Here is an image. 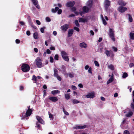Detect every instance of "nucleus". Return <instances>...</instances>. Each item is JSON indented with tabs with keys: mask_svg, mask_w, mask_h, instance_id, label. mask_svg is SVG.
Returning <instances> with one entry per match:
<instances>
[{
	"mask_svg": "<svg viewBox=\"0 0 134 134\" xmlns=\"http://www.w3.org/2000/svg\"><path fill=\"white\" fill-rule=\"evenodd\" d=\"M75 3L74 1L68 2L66 4V6L68 7H72L74 5Z\"/></svg>",
	"mask_w": 134,
	"mask_h": 134,
	"instance_id": "nucleus-12",
	"label": "nucleus"
},
{
	"mask_svg": "<svg viewBox=\"0 0 134 134\" xmlns=\"http://www.w3.org/2000/svg\"><path fill=\"white\" fill-rule=\"evenodd\" d=\"M133 114V113L131 111L128 113L126 115V116L127 117H130Z\"/></svg>",
	"mask_w": 134,
	"mask_h": 134,
	"instance_id": "nucleus-28",
	"label": "nucleus"
},
{
	"mask_svg": "<svg viewBox=\"0 0 134 134\" xmlns=\"http://www.w3.org/2000/svg\"><path fill=\"white\" fill-rule=\"evenodd\" d=\"M88 20L87 19H84L82 18H80L79 19V22H82L83 23L87 22Z\"/></svg>",
	"mask_w": 134,
	"mask_h": 134,
	"instance_id": "nucleus-20",
	"label": "nucleus"
},
{
	"mask_svg": "<svg viewBox=\"0 0 134 134\" xmlns=\"http://www.w3.org/2000/svg\"><path fill=\"white\" fill-rule=\"evenodd\" d=\"M41 61V60L40 58L39 57H37L35 60L36 65L38 68H41L43 66Z\"/></svg>",
	"mask_w": 134,
	"mask_h": 134,
	"instance_id": "nucleus-4",
	"label": "nucleus"
},
{
	"mask_svg": "<svg viewBox=\"0 0 134 134\" xmlns=\"http://www.w3.org/2000/svg\"><path fill=\"white\" fill-rule=\"evenodd\" d=\"M50 49L51 50H55V48L54 47L51 46L50 48Z\"/></svg>",
	"mask_w": 134,
	"mask_h": 134,
	"instance_id": "nucleus-61",
	"label": "nucleus"
},
{
	"mask_svg": "<svg viewBox=\"0 0 134 134\" xmlns=\"http://www.w3.org/2000/svg\"><path fill=\"white\" fill-rule=\"evenodd\" d=\"M87 127V126L86 125H76L75 127H74V129H84Z\"/></svg>",
	"mask_w": 134,
	"mask_h": 134,
	"instance_id": "nucleus-11",
	"label": "nucleus"
},
{
	"mask_svg": "<svg viewBox=\"0 0 134 134\" xmlns=\"http://www.w3.org/2000/svg\"><path fill=\"white\" fill-rule=\"evenodd\" d=\"M56 77H57V79H58V80L60 81L61 80H62L61 78L58 75V76H56Z\"/></svg>",
	"mask_w": 134,
	"mask_h": 134,
	"instance_id": "nucleus-53",
	"label": "nucleus"
},
{
	"mask_svg": "<svg viewBox=\"0 0 134 134\" xmlns=\"http://www.w3.org/2000/svg\"><path fill=\"white\" fill-rule=\"evenodd\" d=\"M72 102L74 104H77L79 103L80 102V101H79L76 99H73L72 100Z\"/></svg>",
	"mask_w": 134,
	"mask_h": 134,
	"instance_id": "nucleus-29",
	"label": "nucleus"
},
{
	"mask_svg": "<svg viewBox=\"0 0 134 134\" xmlns=\"http://www.w3.org/2000/svg\"><path fill=\"white\" fill-rule=\"evenodd\" d=\"M89 9V8H88L85 6L83 7L82 8V10H83V12L85 13H87L88 12Z\"/></svg>",
	"mask_w": 134,
	"mask_h": 134,
	"instance_id": "nucleus-17",
	"label": "nucleus"
},
{
	"mask_svg": "<svg viewBox=\"0 0 134 134\" xmlns=\"http://www.w3.org/2000/svg\"><path fill=\"white\" fill-rule=\"evenodd\" d=\"M118 9L120 12L123 13L126 10H127V8L126 7L120 6L118 8Z\"/></svg>",
	"mask_w": 134,
	"mask_h": 134,
	"instance_id": "nucleus-10",
	"label": "nucleus"
},
{
	"mask_svg": "<svg viewBox=\"0 0 134 134\" xmlns=\"http://www.w3.org/2000/svg\"><path fill=\"white\" fill-rule=\"evenodd\" d=\"M26 34L28 36H29L30 35V31H26Z\"/></svg>",
	"mask_w": 134,
	"mask_h": 134,
	"instance_id": "nucleus-64",
	"label": "nucleus"
},
{
	"mask_svg": "<svg viewBox=\"0 0 134 134\" xmlns=\"http://www.w3.org/2000/svg\"><path fill=\"white\" fill-rule=\"evenodd\" d=\"M59 8L58 7H56L55 9H52L51 11L52 13H55L58 11V14H60L62 12V10L61 9H59Z\"/></svg>",
	"mask_w": 134,
	"mask_h": 134,
	"instance_id": "nucleus-8",
	"label": "nucleus"
},
{
	"mask_svg": "<svg viewBox=\"0 0 134 134\" xmlns=\"http://www.w3.org/2000/svg\"><path fill=\"white\" fill-rule=\"evenodd\" d=\"M75 24L77 27H79L80 25L78 23V21L77 20H76L75 21Z\"/></svg>",
	"mask_w": 134,
	"mask_h": 134,
	"instance_id": "nucleus-38",
	"label": "nucleus"
},
{
	"mask_svg": "<svg viewBox=\"0 0 134 134\" xmlns=\"http://www.w3.org/2000/svg\"><path fill=\"white\" fill-rule=\"evenodd\" d=\"M59 56L57 54L55 55L54 57V59L55 60H58Z\"/></svg>",
	"mask_w": 134,
	"mask_h": 134,
	"instance_id": "nucleus-45",
	"label": "nucleus"
},
{
	"mask_svg": "<svg viewBox=\"0 0 134 134\" xmlns=\"http://www.w3.org/2000/svg\"><path fill=\"white\" fill-rule=\"evenodd\" d=\"M119 5H121V6H125L126 5V3H125L124 1H119L118 2Z\"/></svg>",
	"mask_w": 134,
	"mask_h": 134,
	"instance_id": "nucleus-21",
	"label": "nucleus"
},
{
	"mask_svg": "<svg viewBox=\"0 0 134 134\" xmlns=\"http://www.w3.org/2000/svg\"><path fill=\"white\" fill-rule=\"evenodd\" d=\"M65 97L66 99L68 100L70 98V97L69 94L67 93L65 94Z\"/></svg>",
	"mask_w": 134,
	"mask_h": 134,
	"instance_id": "nucleus-34",
	"label": "nucleus"
},
{
	"mask_svg": "<svg viewBox=\"0 0 134 134\" xmlns=\"http://www.w3.org/2000/svg\"><path fill=\"white\" fill-rule=\"evenodd\" d=\"M71 87L73 90H76L77 89L76 87L75 86L72 85Z\"/></svg>",
	"mask_w": 134,
	"mask_h": 134,
	"instance_id": "nucleus-56",
	"label": "nucleus"
},
{
	"mask_svg": "<svg viewBox=\"0 0 134 134\" xmlns=\"http://www.w3.org/2000/svg\"><path fill=\"white\" fill-rule=\"evenodd\" d=\"M24 87L22 86H21L20 87V90H24Z\"/></svg>",
	"mask_w": 134,
	"mask_h": 134,
	"instance_id": "nucleus-59",
	"label": "nucleus"
},
{
	"mask_svg": "<svg viewBox=\"0 0 134 134\" xmlns=\"http://www.w3.org/2000/svg\"><path fill=\"white\" fill-rule=\"evenodd\" d=\"M128 75L127 74L126 72H124L123 74L122 77L123 78H125L127 77Z\"/></svg>",
	"mask_w": 134,
	"mask_h": 134,
	"instance_id": "nucleus-36",
	"label": "nucleus"
},
{
	"mask_svg": "<svg viewBox=\"0 0 134 134\" xmlns=\"http://www.w3.org/2000/svg\"><path fill=\"white\" fill-rule=\"evenodd\" d=\"M113 48L114 49V51L115 52H117L118 50V49L117 48L115 47H113Z\"/></svg>",
	"mask_w": 134,
	"mask_h": 134,
	"instance_id": "nucleus-62",
	"label": "nucleus"
},
{
	"mask_svg": "<svg viewBox=\"0 0 134 134\" xmlns=\"http://www.w3.org/2000/svg\"><path fill=\"white\" fill-rule=\"evenodd\" d=\"M32 2L33 4L36 7L38 8L39 9L40 7L38 5V1L37 0H32Z\"/></svg>",
	"mask_w": 134,
	"mask_h": 134,
	"instance_id": "nucleus-14",
	"label": "nucleus"
},
{
	"mask_svg": "<svg viewBox=\"0 0 134 134\" xmlns=\"http://www.w3.org/2000/svg\"><path fill=\"white\" fill-rule=\"evenodd\" d=\"M134 65V64L133 63H131L129 64V67L132 68Z\"/></svg>",
	"mask_w": 134,
	"mask_h": 134,
	"instance_id": "nucleus-58",
	"label": "nucleus"
},
{
	"mask_svg": "<svg viewBox=\"0 0 134 134\" xmlns=\"http://www.w3.org/2000/svg\"><path fill=\"white\" fill-rule=\"evenodd\" d=\"M46 20L47 22H49L51 21V19L50 18L48 17H46Z\"/></svg>",
	"mask_w": 134,
	"mask_h": 134,
	"instance_id": "nucleus-43",
	"label": "nucleus"
},
{
	"mask_svg": "<svg viewBox=\"0 0 134 134\" xmlns=\"http://www.w3.org/2000/svg\"><path fill=\"white\" fill-rule=\"evenodd\" d=\"M71 10L73 12H75L76 9V8L75 7H72L71 8Z\"/></svg>",
	"mask_w": 134,
	"mask_h": 134,
	"instance_id": "nucleus-44",
	"label": "nucleus"
},
{
	"mask_svg": "<svg viewBox=\"0 0 134 134\" xmlns=\"http://www.w3.org/2000/svg\"><path fill=\"white\" fill-rule=\"evenodd\" d=\"M27 19L28 21V22L30 24L32 22V20L31 19L30 16L29 15H27Z\"/></svg>",
	"mask_w": 134,
	"mask_h": 134,
	"instance_id": "nucleus-30",
	"label": "nucleus"
},
{
	"mask_svg": "<svg viewBox=\"0 0 134 134\" xmlns=\"http://www.w3.org/2000/svg\"><path fill=\"white\" fill-rule=\"evenodd\" d=\"M33 36L35 39H38V36L37 32H34L33 34Z\"/></svg>",
	"mask_w": 134,
	"mask_h": 134,
	"instance_id": "nucleus-26",
	"label": "nucleus"
},
{
	"mask_svg": "<svg viewBox=\"0 0 134 134\" xmlns=\"http://www.w3.org/2000/svg\"><path fill=\"white\" fill-rule=\"evenodd\" d=\"M32 80L35 82H36L37 81V77L35 75H34L32 76Z\"/></svg>",
	"mask_w": 134,
	"mask_h": 134,
	"instance_id": "nucleus-33",
	"label": "nucleus"
},
{
	"mask_svg": "<svg viewBox=\"0 0 134 134\" xmlns=\"http://www.w3.org/2000/svg\"><path fill=\"white\" fill-rule=\"evenodd\" d=\"M49 99L52 102H55L58 100V99L57 97H51L49 98Z\"/></svg>",
	"mask_w": 134,
	"mask_h": 134,
	"instance_id": "nucleus-15",
	"label": "nucleus"
},
{
	"mask_svg": "<svg viewBox=\"0 0 134 134\" xmlns=\"http://www.w3.org/2000/svg\"><path fill=\"white\" fill-rule=\"evenodd\" d=\"M60 91L58 90H54L51 91V93L53 95H55L58 93H59Z\"/></svg>",
	"mask_w": 134,
	"mask_h": 134,
	"instance_id": "nucleus-23",
	"label": "nucleus"
},
{
	"mask_svg": "<svg viewBox=\"0 0 134 134\" xmlns=\"http://www.w3.org/2000/svg\"><path fill=\"white\" fill-rule=\"evenodd\" d=\"M36 118L38 122L42 124H44V121L41 117L38 116H36Z\"/></svg>",
	"mask_w": 134,
	"mask_h": 134,
	"instance_id": "nucleus-13",
	"label": "nucleus"
},
{
	"mask_svg": "<svg viewBox=\"0 0 134 134\" xmlns=\"http://www.w3.org/2000/svg\"><path fill=\"white\" fill-rule=\"evenodd\" d=\"M54 77H56L58 76V71L57 69H54Z\"/></svg>",
	"mask_w": 134,
	"mask_h": 134,
	"instance_id": "nucleus-27",
	"label": "nucleus"
},
{
	"mask_svg": "<svg viewBox=\"0 0 134 134\" xmlns=\"http://www.w3.org/2000/svg\"><path fill=\"white\" fill-rule=\"evenodd\" d=\"M66 67L64 65H62L61 67V71L64 72L66 70Z\"/></svg>",
	"mask_w": 134,
	"mask_h": 134,
	"instance_id": "nucleus-31",
	"label": "nucleus"
},
{
	"mask_svg": "<svg viewBox=\"0 0 134 134\" xmlns=\"http://www.w3.org/2000/svg\"><path fill=\"white\" fill-rule=\"evenodd\" d=\"M94 62L95 65L96 66L98 67L99 66V64L98 62L96 60H95V61H94Z\"/></svg>",
	"mask_w": 134,
	"mask_h": 134,
	"instance_id": "nucleus-39",
	"label": "nucleus"
},
{
	"mask_svg": "<svg viewBox=\"0 0 134 134\" xmlns=\"http://www.w3.org/2000/svg\"><path fill=\"white\" fill-rule=\"evenodd\" d=\"M45 27H42L41 28L40 31L42 33H43L44 32V30L45 29Z\"/></svg>",
	"mask_w": 134,
	"mask_h": 134,
	"instance_id": "nucleus-48",
	"label": "nucleus"
},
{
	"mask_svg": "<svg viewBox=\"0 0 134 134\" xmlns=\"http://www.w3.org/2000/svg\"><path fill=\"white\" fill-rule=\"evenodd\" d=\"M92 69L91 67H90L89 68L88 70V72L89 73H90L92 74Z\"/></svg>",
	"mask_w": 134,
	"mask_h": 134,
	"instance_id": "nucleus-52",
	"label": "nucleus"
},
{
	"mask_svg": "<svg viewBox=\"0 0 134 134\" xmlns=\"http://www.w3.org/2000/svg\"><path fill=\"white\" fill-rule=\"evenodd\" d=\"M74 29L77 32H79L80 31L78 27L76 26H75L74 27Z\"/></svg>",
	"mask_w": 134,
	"mask_h": 134,
	"instance_id": "nucleus-41",
	"label": "nucleus"
},
{
	"mask_svg": "<svg viewBox=\"0 0 134 134\" xmlns=\"http://www.w3.org/2000/svg\"><path fill=\"white\" fill-rule=\"evenodd\" d=\"M43 96L44 97H45L46 95V91L45 90H44L43 91Z\"/></svg>",
	"mask_w": 134,
	"mask_h": 134,
	"instance_id": "nucleus-54",
	"label": "nucleus"
},
{
	"mask_svg": "<svg viewBox=\"0 0 134 134\" xmlns=\"http://www.w3.org/2000/svg\"><path fill=\"white\" fill-rule=\"evenodd\" d=\"M36 125H37V128L38 129H39L40 127V125L38 122H36Z\"/></svg>",
	"mask_w": 134,
	"mask_h": 134,
	"instance_id": "nucleus-47",
	"label": "nucleus"
},
{
	"mask_svg": "<svg viewBox=\"0 0 134 134\" xmlns=\"http://www.w3.org/2000/svg\"><path fill=\"white\" fill-rule=\"evenodd\" d=\"M48 114L49 115V118L51 119H53V115L50 113L49 111L48 112Z\"/></svg>",
	"mask_w": 134,
	"mask_h": 134,
	"instance_id": "nucleus-40",
	"label": "nucleus"
},
{
	"mask_svg": "<svg viewBox=\"0 0 134 134\" xmlns=\"http://www.w3.org/2000/svg\"><path fill=\"white\" fill-rule=\"evenodd\" d=\"M50 62L51 63H53L54 62V59L52 57H50Z\"/></svg>",
	"mask_w": 134,
	"mask_h": 134,
	"instance_id": "nucleus-42",
	"label": "nucleus"
},
{
	"mask_svg": "<svg viewBox=\"0 0 134 134\" xmlns=\"http://www.w3.org/2000/svg\"><path fill=\"white\" fill-rule=\"evenodd\" d=\"M86 97L88 98H93L94 97V94L93 93H89L86 95Z\"/></svg>",
	"mask_w": 134,
	"mask_h": 134,
	"instance_id": "nucleus-18",
	"label": "nucleus"
},
{
	"mask_svg": "<svg viewBox=\"0 0 134 134\" xmlns=\"http://www.w3.org/2000/svg\"><path fill=\"white\" fill-rule=\"evenodd\" d=\"M92 5V2L91 0H89L87 3V6L89 7H91Z\"/></svg>",
	"mask_w": 134,
	"mask_h": 134,
	"instance_id": "nucleus-25",
	"label": "nucleus"
},
{
	"mask_svg": "<svg viewBox=\"0 0 134 134\" xmlns=\"http://www.w3.org/2000/svg\"><path fill=\"white\" fill-rule=\"evenodd\" d=\"M79 46L82 48H86L87 47V44L83 42L80 43Z\"/></svg>",
	"mask_w": 134,
	"mask_h": 134,
	"instance_id": "nucleus-19",
	"label": "nucleus"
},
{
	"mask_svg": "<svg viewBox=\"0 0 134 134\" xmlns=\"http://www.w3.org/2000/svg\"><path fill=\"white\" fill-rule=\"evenodd\" d=\"M46 52L48 54H50L51 53V51L50 50L48 49L46 50Z\"/></svg>",
	"mask_w": 134,
	"mask_h": 134,
	"instance_id": "nucleus-57",
	"label": "nucleus"
},
{
	"mask_svg": "<svg viewBox=\"0 0 134 134\" xmlns=\"http://www.w3.org/2000/svg\"><path fill=\"white\" fill-rule=\"evenodd\" d=\"M74 30L72 29H69L68 31V37H71L73 34Z\"/></svg>",
	"mask_w": 134,
	"mask_h": 134,
	"instance_id": "nucleus-16",
	"label": "nucleus"
},
{
	"mask_svg": "<svg viewBox=\"0 0 134 134\" xmlns=\"http://www.w3.org/2000/svg\"><path fill=\"white\" fill-rule=\"evenodd\" d=\"M69 25L68 24H65L61 27V29L63 31H66L69 28Z\"/></svg>",
	"mask_w": 134,
	"mask_h": 134,
	"instance_id": "nucleus-9",
	"label": "nucleus"
},
{
	"mask_svg": "<svg viewBox=\"0 0 134 134\" xmlns=\"http://www.w3.org/2000/svg\"><path fill=\"white\" fill-rule=\"evenodd\" d=\"M15 42L16 43L19 44L20 43V41L19 40L17 39L15 40Z\"/></svg>",
	"mask_w": 134,
	"mask_h": 134,
	"instance_id": "nucleus-63",
	"label": "nucleus"
},
{
	"mask_svg": "<svg viewBox=\"0 0 134 134\" xmlns=\"http://www.w3.org/2000/svg\"><path fill=\"white\" fill-rule=\"evenodd\" d=\"M130 38L131 40H134V33L130 32Z\"/></svg>",
	"mask_w": 134,
	"mask_h": 134,
	"instance_id": "nucleus-22",
	"label": "nucleus"
},
{
	"mask_svg": "<svg viewBox=\"0 0 134 134\" xmlns=\"http://www.w3.org/2000/svg\"><path fill=\"white\" fill-rule=\"evenodd\" d=\"M22 71L24 72H28L30 69V67L27 64L23 63L21 67Z\"/></svg>",
	"mask_w": 134,
	"mask_h": 134,
	"instance_id": "nucleus-3",
	"label": "nucleus"
},
{
	"mask_svg": "<svg viewBox=\"0 0 134 134\" xmlns=\"http://www.w3.org/2000/svg\"><path fill=\"white\" fill-rule=\"evenodd\" d=\"M104 7L105 10L107 11L110 4V2L109 0H105L104 2Z\"/></svg>",
	"mask_w": 134,
	"mask_h": 134,
	"instance_id": "nucleus-7",
	"label": "nucleus"
},
{
	"mask_svg": "<svg viewBox=\"0 0 134 134\" xmlns=\"http://www.w3.org/2000/svg\"><path fill=\"white\" fill-rule=\"evenodd\" d=\"M104 53L106 54L108 57H110L111 58L114 57V54L113 52L111 51H108L106 50L105 51Z\"/></svg>",
	"mask_w": 134,
	"mask_h": 134,
	"instance_id": "nucleus-6",
	"label": "nucleus"
},
{
	"mask_svg": "<svg viewBox=\"0 0 134 134\" xmlns=\"http://www.w3.org/2000/svg\"><path fill=\"white\" fill-rule=\"evenodd\" d=\"M19 24L21 25H25L24 23L22 21H20L19 22Z\"/></svg>",
	"mask_w": 134,
	"mask_h": 134,
	"instance_id": "nucleus-60",
	"label": "nucleus"
},
{
	"mask_svg": "<svg viewBox=\"0 0 134 134\" xmlns=\"http://www.w3.org/2000/svg\"><path fill=\"white\" fill-rule=\"evenodd\" d=\"M62 58L65 60L69 62V58L67 55V53L64 51H62L61 52Z\"/></svg>",
	"mask_w": 134,
	"mask_h": 134,
	"instance_id": "nucleus-5",
	"label": "nucleus"
},
{
	"mask_svg": "<svg viewBox=\"0 0 134 134\" xmlns=\"http://www.w3.org/2000/svg\"><path fill=\"white\" fill-rule=\"evenodd\" d=\"M126 15H128L129 16V20L130 22L131 23L133 21V19L132 17L129 14H126Z\"/></svg>",
	"mask_w": 134,
	"mask_h": 134,
	"instance_id": "nucleus-24",
	"label": "nucleus"
},
{
	"mask_svg": "<svg viewBox=\"0 0 134 134\" xmlns=\"http://www.w3.org/2000/svg\"><path fill=\"white\" fill-rule=\"evenodd\" d=\"M70 78H72L74 77V75L73 74L71 73H69L68 74Z\"/></svg>",
	"mask_w": 134,
	"mask_h": 134,
	"instance_id": "nucleus-51",
	"label": "nucleus"
},
{
	"mask_svg": "<svg viewBox=\"0 0 134 134\" xmlns=\"http://www.w3.org/2000/svg\"><path fill=\"white\" fill-rule=\"evenodd\" d=\"M30 24L31 25V26L34 29H36L37 28L32 23V24L31 23Z\"/></svg>",
	"mask_w": 134,
	"mask_h": 134,
	"instance_id": "nucleus-46",
	"label": "nucleus"
},
{
	"mask_svg": "<svg viewBox=\"0 0 134 134\" xmlns=\"http://www.w3.org/2000/svg\"><path fill=\"white\" fill-rule=\"evenodd\" d=\"M63 110L64 113L66 115H69V113L65 110L64 109H63Z\"/></svg>",
	"mask_w": 134,
	"mask_h": 134,
	"instance_id": "nucleus-49",
	"label": "nucleus"
},
{
	"mask_svg": "<svg viewBox=\"0 0 134 134\" xmlns=\"http://www.w3.org/2000/svg\"><path fill=\"white\" fill-rule=\"evenodd\" d=\"M113 75L112 74L111 77L108 80L111 82L113 81Z\"/></svg>",
	"mask_w": 134,
	"mask_h": 134,
	"instance_id": "nucleus-35",
	"label": "nucleus"
},
{
	"mask_svg": "<svg viewBox=\"0 0 134 134\" xmlns=\"http://www.w3.org/2000/svg\"><path fill=\"white\" fill-rule=\"evenodd\" d=\"M108 68L112 70H114V68L113 65L112 64H110L108 66Z\"/></svg>",
	"mask_w": 134,
	"mask_h": 134,
	"instance_id": "nucleus-32",
	"label": "nucleus"
},
{
	"mask_svg": "<svg viewBox=\"0 0 134 134\" xmlns=\"http://www.w3.org/2000/svg\"><path fill=\"white\" fill-rule=\"evenodd\" d=\"M124 134H130V133L129 131L127 130H125L124 132Z\"/></svg>",
	"mask_w": 134,
	"mask_h": 134,
	"instance_id": "nucleus-50",
	"label": "nucleus"
},
{
	"mask_svg": "<svg viewBox=\"0 0 134 134\" xmlns=\"http://www.w3.org/2000/svg\"><path fill=\"white\" fill-rule=\"evenodd\" d=\"M108 35L109 37L111 38V40L114 42H115V37L114 31L113 29L111 28H110L109 29Z\"/></svg>",
	"mask_w": 134,
	"mask_h": 134,
	"instance_id": "nucleus-2",
	"label": "nucleus"
},
{
	"mask_svg": "<svg viewBox=\"0 0 134 134\" xmlns=\"http://www.w3.org/2000/svg\"><path fill=\"white\" fill-rule=\"evenodd\" d=\"M102 19L103 21V24H104V25H106L107 24V23L106 21L104 19L103 16H102Z\"/></svg>",
	"mask_w": 134,
	"mask_h": 134,
	"instance_id": "nucleus-37",
	"label": "nucleus"
},
{
	"mask_svg": "<svg viewBox=\"0 0 134 134\" xmlns=\"http://www.w3.org/2000/svg\"><path fill=\"white\" fill-rule=\"evenodd\" d=\"M36 22L37 24L38 25H40L41 24V23L40 21L38 20H36Z\"/></svg>",
	"mask_w": 134,
	"mask_h": 134,
	"instance_id": "nucleus-55",
	"label": "nucleus"
},
{
	"mask_svg": "<svg viewBox=\"0 0 134 134\" xmlns=\"http://www.w3.org/2000/svg\"><path fill=\"white\" fill-rule=\"evenodd\" d=\"M32 109H28L25 115L23 116L24 113H23L20 115V116L21 117V120H25L27 119L26 117L30 116L32 114Z\"/></svg>",
	"mask_w": 134,
	"mask_h": 134,
	"instance_id": "nucleus-1",
	"label": "nucleus"
}]
</instances>
